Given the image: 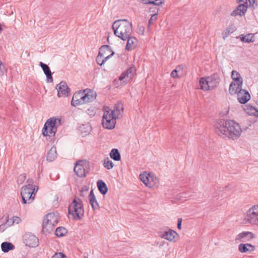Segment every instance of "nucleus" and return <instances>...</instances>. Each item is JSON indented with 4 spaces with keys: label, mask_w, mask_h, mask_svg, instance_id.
I'll return each mask as SVG.
<instances>
[{
    "label": "nucleus",
    "mask_w": 258,
    "mask_h": 258,
    "mask_svg": "<svg viewBox=\"0 0 258 258\" xmlns=\"http://www.w3.org/2000/svg\"><path fill=\"white\" fill-rule=\"evenodd\" d=\"M56 118L51 117L47 120L45 122L44 126L42 128V133L45 137H47L48 135V127H56Z\"/></svg>",
    "instance_id": "9d476101"
},
{
    "label": "nucleus",
    "mask_w": 258,
    "mask_h": 258,
    "mask_svg": "<svg viewBox=\"0 0 258 258\" xmlns=\"http://www.w3.org/2000/svg\"><path fill=\"white\" fill-rule=\"evenodd\" d=\"M216 133L223 139L236 140L241 136L242 130L233 120L220 119L215 124Z\"/></svg>",
    "instance_id": "f257e3e1"
},
{
    "label": "nucleus",
    "mask_w": 258,
    "mask_h": 258,
    "mask_svg": "<svg viewBox=\"0 0 258 258\" xmlns=\"http://www.w3.org/2000/svg\"><path fill=\"white\" fill-rule=\"evenodd\" d=\"M111 52V53L110 54L108 55V56H107L105 57H103V59H102L101 63H104L105 62H106L108 59H109L112 56H113L114 55V52L112 51Z\"/></svg>",
    "instance_id": "8fccbe9b"
},
{
    "label": "nucleus",
    "mask_w": 258,
    "mask_h": 258,
    "mask_svg": "<svg viewBox=\"0 0 258 258\" xmlns=\"http://www.w3.org/2000/svg\"><path fill=\"white\" fill-rule=\"evenodd\" d=\"M109 155L110 158L115 161H119L121 160L120 154L117 149H112Z\"/></svg>",
    "instance_id": "cd10ccee"
},
{
    "label": "nucleus",
    "mask_w": 258,
    "mask_h": 258,
    "mask_svg": "<svg viewBox=\"0 0 258 258\" xmlns=\"http://www.w3.org/2000/svg\"><path fill=\"white\" fill-rule=\"evenodd\" d=\"M107 42L108 43H109V37H107Z\"/></svg>",
    "instance_id": "e2e57ef3"
},
{
    "label": "nucleus",
    "mask_w": 258,
    "mask_h": 258,
    "mask_svg": "<svg viewBox=\"0 0 258 258\" xmlns=\"http://www.w3.org/2000/svg\"><path fill=\"white\" fill-rule=\"evenodd\" d=\"M235 31V27L234 25L230 26L228 28H227L224 33H223V38H225L226 37H228L229 35Z\"/></svg>",
    "instance_id": "e433bc0d"
},
{
    "label": "nucleus",
    "mask_w": 258,
    "mask_h": 258,
    "mask_svg": "<svg viewBox=\"0 0 258 258\" xmlns=\"http://www.w3.org/2000/svg\"><path fill=\"white\" fill-rule=\"evenodd\" d=\"M2 250L4 252H8L15 248L13 244L9 242H4L1 244Z\"/></svg>",
    "instance_id": "bb28decb"
},
{
    "label": "nucleus",
    "mask_w": 258,
    "mask_h": 258,
    "mask_svg": "<svg viewBox=\"0 0 258 258\" xmlns=\"http://www.w3.org/2000/svg\"><path fill=\"white\" fill-rule=\"evenodd\" d=\"M123 110V106L121 103H118L116 104L114 106V109L111 110L109 109L110 112L109 113L113 115L116 118H118V115L120 113V110Z\"/></svg>",
    "instance_id": "4be33fe9"
},
{
    "label": "nucleus",
    "mask_w": 258,
    "mask_h": 258,
    "mask_svg": "<svg viewBox=\"0 0 258 258\" xmlns=\"http://www.w3.org/2000/svg\"><path fill=\"white\" fill-rule=\"evenodd\" d=\"M238 236L240 238H244L245 237L248 238V240L252 239L254 238V234L249 231L242 232L238 235Z\"/></svg>",
    "instance_id": "2f4dec72"
},
{
    "label": "nucleus",
    "mask_w": 258,
    "mask_h": 258,
    "mask_svg": "<svg viewBox=\"0 0 258 258\" xmlns=\"http://www.w3.org/2000/svg\"><path fill=\"white\" fill-rule=\"evenodd\" d=\"M256 45H258V43H257Z\"/></svg>",
    "instance_id": "0e129e2a"
},
{
    "label": "nucleus",
    "mask_w": 258,
    "mask_h": 258,
    "mask_svg": "<svg viewBox=\"0 0 258 258\" xmlns=\"http://www.w3.org/2000/svg\"><path fill=\"white\" fill-rule=\"evenodd\" d=\"M83 95V92L81 90L76 92L72 97L71 100V105L74 107L80 105V99L82 98Z\"/></svg>",
    "instance_id": "f3484780"
},
{
    "label": "nucleus",
    "mask_w": 258,
    "mask_h": 258,
    "mask_svg": "<svg viewBox=\"0 0 258 258\" xmlns=\"http://www.w3.org/2000/svg\"><path fill=\"white\" fill-rule=\"evenodd\" d=\"M238 37L240 40L245 43L253 42L254 41V36L252 33H249L246 35L243 34L240 35Z\"/></svg>",
    "instance_id": "a878e982"
},
{
    "label": "nucleus",
    "mask_w": 258,
    "mask_h": 258,
    "mask_svg": "<svg viewBox=\"0 0 258 258\" xmlns=\"http://www.w3.org/2000/svg\"><path fill=\"white\" fill-rule=\"evenodd\" d=\"M250 99V95L249 92L246 91L244 92H240L237 94V99L241 104H245Z\"/></svg>",
    "instance_id": "a211bd4d"
},
{
    "label": "nucleus",
    "mask_w": 258,
    "mask_h": 258,
    "mask_svg": "<svg viewBox=\"0 0 258 258\" xmlns=\"http://www.w3.org/2000/svg\"><path fill=\"white\" fill-rule=\"evenodd\" d=\"M80 100V105L85 104V100H84V97H82Z\"/></svg>",
    "instance_id": "680f3d73"
},
{
    "label": "nucleus",
    "mask_w": 258,
    "mask_h": 258,
    "mask_svg": "<svg viewBox=\"0 0 258 258\" xmlns=\"http://www.w3.org/2000/svg\"><path fill=\"white\" fill-rule=\"evenodd\" d=\"M68 230L63 227H57L55 231V235L58 237L64 236L68 233Z\"/></svg>",
    "instance_id": "c756f323"
},
{
    "label": "nucleus",
    "mask_w": 258,
    "mask_h": 258,
    "mask_svg": "<svg viewBox=\"0 0 258 258\" xmlns=\"http://www.w3.org/2000/svg\"><path fill=\"white\" fill-rule=\"evenodd\" d=\"M5 220H6V224L9 226L12 225L15 223V220H14V216L10 219L8 218V216H7L5 218Z\"/></svg>",
    "instance_id": "a18cd8bd"
},
{
    "label": "nucleus",
    "mask_w": 258,
    "mask_h": 258,
    "mask_svg": "<svg viewBox=\"0 0 258 258\" xmlns=\"http://www.w3.org/2000/svg\"><path fill=\"white\" fill-rule=\"evenodd\" d=\"M236 94H238V93H240V92H244L245 91H246L247 90L245 89H242V86L243 84V81H241L240 82L236 83Z\"/></svg>",
    "instance_id": "ea45409f"
},
{
    "label": "nucleus",
    "mask_w": 258,
    "mask_h": 258,
    "mask_svg": "<svg viewBox=\"0 0 258 258\" xmlns=\"http://www.w3.org/2000/svg\"><path fill=\"white\" fill-rule=\"evenodd\" d=\"M88 190H89V187L87 186L84 185V186H82V187L81 188V189L80 190V196L81 197H84L85 196L84 192H87Z\"/></svg>",
    "instance_id": "49530a36"
},
{
    "label": "nucleus",
    "mask_w": 258,
    "mask_h": 258,
    "mask_svg": "<svg viewBox=\"0 0 258 258\" xmlns=\"http://www.w3.org/2000/svg\"><path fill=\"white\" fill-rule=\"evenodd\" d=\"M49 130H48V133L50 134V135H48V138L46 139L48 141H52L54 138L55 134L57 131V127H48Z\"/></svg>",
    "instance_id": "473e14b6"
},
{
    "label": "nucleus",
    "mask_w": 258,
    "mask_h": 258,
    "mask_svg": "<svg viewBox=\"0 0 258 258\" xmlns=\"http://www.w3.org/2000/svg\"><path fill=\"white\" fill-rule=\"evenodd\" d=\"M181 224H182V218H179L177 220V228L179 230L181 229Z\"/></svg>",
    "instance_id": "6e6d98bb"
},
{
    "label": "nucleus",
    "mask_w": 258,
    "mask_h": 258,
    "mask_svg": "<svg viewBox=\"0 0 258 258\" xmlns=\"http://www.w3.org/2000/svg\"><path fill=\"white\" fill-rule=\"evenodd\" d=\"M68 214L72 215L75 220L82 219L84 215V209L82 201L75 197L68 207Z\"/></svg>",
    "instance_id": "7ed1b4c3"
},
{
    "label": "nucleus",
    "mask_w": 258,
    "mask_h": 258,
    "mask_svg": "<svg viewBox=\"0 0 258 258\" xmlns=\"http://www.w3.org/2000/svg\"><path fill=\"white\" fill-rule=\"evenodd\" d=\"M187 192L188 193V195H183V196H182L183 201H186L188 198L191 197V195H190L188 192Z\"/></svg>",
    "instance_id": "4d7b16f0"
},
{
    "label": "nucleus",
    "mask_w": 258,
    "mask_h": 258,
    "mask_svg": "<svg viewBox=\"0 0 258 258\" xmlns=\"http://www.w3.org/2000/svg\"><path fill=\"white\" fill-rule=\"evenodd\" d=\"M247 219L250 224L258 225V214H255L254 212L247 213Z\"/></svg>",
    "instance_id": "5701e85b"
},
{
    "label": "nucleus",
    "mask_w": 258,
    "mask_h": 258,
    "mask_svg": "<svg viewBox=\"0 0 258 258\" xmlns=\"http://www.w3.org/2000/svg\"><path fill=\"white\" fill-rule=\"evenodd\" d=\"M126 77H128L127 74L125 73V72L124 71L122 72L120 76L118 77L119 80L122 81L123 79H124Z\"/></svg>",
    "instance_id": "5fc2aeb1"
},
{
    "label": "nucleus",
    "mask_w": 258,
    "mask_h": 258,
    "mask_svg": "<svg viewBox=\"0 0 258 258\" xmlns=\"http://www.w3.org/2000/svg\"><path fill=\"white\" fill-rule=\"evenodd\" d=\"M14 220H15V222L18 224L21 220L19 217L14 216Z\"/></svg>",
    "instance_id": "13d9d810"
},
{
    "label": "nucleus",
    "mask_w": 258,
    "mask_h": 258,
    "mask_svg": "<svg viewBox=\"0 0 258 258\" xmlns=\"http://www.w3.org/2000/svg\"><path fill=\"white\" fill-rule=\"evenodd\" d=\"M106 51H112L111 47L108 45H103L99 48V55L104 57V54Z\"/></svg>",
    "instance_id": "72a5a7b5"
},
{
    "label": "nucleus",
    "mask_w": 258,
    "mask_h": 258,
    "mask_svg": "<svg viewBox=\"0 0 258 258\" xmlns=\"http://www.w3.org/2000/svg\"><path fill=\"white\" fill-rule=\"evenodd\" d=\"M183 195H188L187 192H181L178 195H177L175 197V199L177 201H181L182 202H183V200L182 199Z\"/></svg>",
    "instance_id": "de8ad7c7"
},
{
    "label": "nucleus",
    "mask_w": 258,
    "mask_h": 258,
    "mask_svg": "<svg viewBox=\"0 0 258 258\" xmlns=\"http://www.w3.org/2000/svg\"><path fill=\"white\" fill-rule=\"evenodd\" d=\"M26 179V174L25 173L20 175L17 178V183L18 184H22Z\"/></svg>",
    "instance_id": "a19ab883"
},
{
    "label": "nucleus",
    "mask_w": 258,
    "mask_h": 258,
    "mask_svg": "<svg viewBox=\"0 0 258 258\" xmlns=\"http://www.w3.org/2000/svg\"><path fill=\"white\" fill-rule=\"evenodd\" d=\"M103 59V56L98 55V56L96 57V62L99 66H102L104 63H101L102 59Z\"/></svg>",
    "instance_id": "3c124183"
},
{
    "label": "nucleus",
    "mask_w": 258,
    "mask_h": 258,
    "mask_svg": "<svg viewBox=\"0 0 258 258\" xmlns=\"http://www.w3.org/2000/svg\"><path fill=\"white\" fill-rule=\"evenodd\" d=\"M238 249L241 253H245L253 251L255 249V247L249 243H241L238 246Z\"/></svg>",
    "instance_id": "aec40b11"
},
{
    "label": "nucleus",
    "mask_w": 258,
    "mask_h": 258,
    "mask_svg": "<svg viewBox=\"0 0 258 258\" xmlns=\"http://www.w3.org/2000/svg\"><path fill=\"white\" fill-rule=\"evenodd\" d=\"M52 257H55V258H64L66 256L63 253L59 252L55 253Z\"/></svg>",
    "instance_id": "603ef678"
},
{
    "label": "nucleus",
    "mask_w": 258,
    "mask_h": 258,
    "mask_svg": "<svg viewBox=\"0 0 258 258\" xmlns=\"http://www.w3.org/2000/svg\"><path fill=\"white\" fill-rule=\"evenodd\" d=\"M56 89L57 90V96L59 97H67L71 93V90L65 82L61 81L57 85Z\"/></svg>",
    "instance_id": "6e6552de"
},
{
    "label": "nucleus",
    "mask_w": 258,
    "mask_h": 258,
    "mask_svg": "<svg viewBox=\"0 0 258 258\" xmlns=\"http://www.w3.org/2000/svg\"><path fill=\"white\" fill-rule=\"evenodd\" d=\"M110 110L109 107H107L104 110V114L102 117V125L103 127L112 130L115 127L116 124V117L109 113Z\"/></svg>",
    "instance_id": "423d86ee"
},
{
    "label": "nucleus",
    "mask_w": 258,
    "mask_h": 258,
    "mask_svg": "<svg viewBox=\"0 0 258 258\" xmlns=\"http://www.w3.org/2000/svg\"><path fill=\"white\" fill-rule=\"evenodd\" d=\"M86 90L83 91V95L82 97H84V100H85V104L92 102L96 98V94L95 92L90 90V91L85 93Z\"/></svg>",
    "instance_id": "6ab92c4d"
},
{
    "label": "nucleus",
    "mask_w": 258,
    "mask_h": 258,
    "mask_svg": "<svg viewBox=\"0 0 258 258\" xmlns=\"http://www.w3.org/2000/svg\"><path fill=\"white\" fill-rule=\"evenodd\" d=\"M171 77L173 78H176L178 77V72L176 69L173 70L171 73Z\"/></svg>",
    "instance_id": "864d4df0"
},
{
    "label": "nucleus",
    "mask_w": 258,
    "mask_h": 258,
    "mask_svg": "<svg viewBox=\"0 0 258 258\" xmlns=\"http://www.w3.org/2000/svg\"><path fill=\"white\" fill-rule=\"evenodd\" d=\"M114 34L116 36L125 41L133 32L132 23L126 19L115 21L112 25Z\"/></svg>",
    "instance_id": "f03ea898"
},
{
    "label": "nucleus",
    "mask_w": 258,
    "mask_h": 258,
    "mask_svg": "<svg viewBox=\"0 0 258 258\" xmlns=\"http://www.w3.org/2000/svg\"><path fill=\"white\" fill-rule=\"evenodd\" d=\"M97 186L98 190L102 195L104 196L107 193L108 188L105 182L102 180L100 179L97 181Z\"/></svg>",
    "instance_id": "412c9836"
},
{
    "label": "nucleus",
    "mask_w": 258,
    "mask_h": 258,
    "mask_svg": "<svg viewBox=\"0 0 258 258\" xmlns=\"http://www.w3.org/2000/svg\"><path fill=\"white\" fill-rule=\"evenodd\" d=\"M160 236L168 241L175 242L176 237L178 236V234L175 231L170 229L168 231L160 232Z\"/></svg>",
    "instance_id": "f8f14e48"
},
{
    "label": "nucleus",
    "mask_w": 258,
    "mask_h": 258,
    "mask_svg": "<svg viewBox=\"0 0 258 258\" xmlns=\"http://www.w3.org/2000/svg\"><path fill=\"white\" fill-rule=\"evenodd\" d=\"M52 220H53V221H52V224L51 225H52L53 226H54L55 225V224L57 223L58 221L55 217L53 219H52Z\"/></svg>",
    "instance_id": "bf43d9fd"
},
{
    "label": "nucleus",
    "mask_w": 258,
    "mask_h": 258,
    "mask_svg": "<svg viewBox=\"0 0 258 258\" xmlns=\"http://www.w3.org/2000/svg\"><path fill=\"white\" fill-rule=\"evenodd\" d=\"M201 89L204 91L210 90V85H209L208 80L206 78H202L199 81Z\"/></svg>",
    "instance_id": "c85d7f7f"
},
{
    "label": "nucleus",
    "mask_w": 258,
    "mask_h": 258,
    "mask_svg": "<svg viewBox=\"0 0 258 258\" xmlns=\"http://www.w3.org/2000/svg\"><path fill=\"white\" fill-rule=\"evenodd\" d=\"M90 163L86 160H79L76 162L74 168L76 174L79 177H84L90 170Z\"/></svg>",
    "instance_id": "39448f33"
},
{
    "label": "nucleus",
    "mask_w": 258,
    "mask_h": 258,
    "mask_svg": "<svg viewBox=\"0 0 258 258\" xmlns=\"http://www.w3.org/2000/svg\"><path fill=\"white\" fill-rule=\"evenodd\" d=\"M248 2L245 1L244 3L239 4L231 13V16H244L247 11L248 8Z\"/></svg>",
    "instance_id": "1a4fd4ad"
},
{
    "label": "nucleus",
    "mask_w": 258,
    "mask_h": 258,
    "mask_svg": "<svg viewBox=\"0 0 258 258\" xmlns=\"http://www.w3.org/2000/svg\"><path fill=\"white\" fill-rule=\"evenodd\" d=\"M24 242L30 247H36L39 244L38 238L31 233H26L24 236Z\"/></svg>",
    "instance_id": "0eeeda50"
},
{
    "label": "nucleus",
    "mask_w": 258,
    "mask_h": 258,
    "mask_svg": "<svg viewBox=\"0 0 258 258\" xmlns=\"http://www.w3.org/2000/svg\"><path fill=\"white\" fill-rule=\"evenodd\" d=\"M39 66L42 68L44 73L46 75L48 83L53 82L52 74L48 66L42 62H40Z\"/></svg>",
    "instance_id": "ddd939ff"
},
{
    "label": "nucleus",
    "mask_w": 258,
    "mask_h": 258,
    "mask_svg": "<svg viewBox=\"0 0 258 258\" xmlns=\"http://www.w3.org/2000/svg\"><path fill=\"white\" fill-rule=\"evenodd\" d=\"M54 218V214L53 213H48L45 215L43 220L42 223V231L43 233L45 231H47L48 230L46 229L47 225L50 223L51 225L52 224V219Z\"/></svg>",
    "instance_id": "2eb2a0df"
},
{
    "label": "nucleus",
    "mask_w": 258,
    "mask_h": 258,
    "mask_svg": "<svg viewBox=\"0 0 258 258\" xmlns=\"http://www.w3.org/2000/svg\"><path fill=\"white\" fill-rule=\"evenodd\" d=\"M136 71V67L134 65L132 64L129 68H128L126 70H125L124 72L127 74V75L128 76L130 74H134Z\"/></svg>",
    "instance_id": "79ce46f5"
},
{
    "label": "nucleus",
    "mask_w": 258,
    "mask_h": 258,
    "mask_svg": "<svg viewBox=\"0 0 258 258\" xmlns=\"http://www.w3.org/2000/svg\"><path fill=\"white\" fill-rule=\"evenodd\" d=\"M252 212H254L255 214H258V205L253 206L247 211V213H251Z\"/></svg>",
    "instance_id": "09e8293b"
},
{
    "label": "nucleus",
    "mask_w": 258,
    "mask_h": 258,
    "mask_svg": "<svg viewBox=\"0 0 258 258\" xmlns=\"http://www.w3.org/2000/svg\"><path fill=\"white\" fill-rule=\"evenodd\" d=\"M231 78L234 82L238 83L241 81H243V79L241 77L240 74L236 71L233 70L231 72Z\"/></svg>",
    "instance_id": "7c9ffc66"
},
{
    "label": "nucleus",
    "mask_w": 258,
    "mask_h": 258,
    "mask_svg": "<svg viewBox=\"0 0 258 258\" xmlns=\"http://www.w3.org/2000/svg\"><path fill=\"white\" fill-rule=\"evenodd\" d=\"M57 157L56 149L55 146H52L47 154L46 160L52 162Z\"/></svg>",
    "instance_id": "393cba45"
},
{
    "label": "nucleus",
    "mask_w": 258,
    "mask_h": 258,
    "mask_svg": "<svg viewBox=\"0 0 258 258\" xmlns=\"http://www.w3.org/2000/svg\"><path fill=\"white\" fill-rule=\"evenodd\" d=\"M89 200L90 204L94 211H96L100 209L99 203L96 200L93 189H92L90 192L89 195Z\"/></svg>",
    "instance_id": "4468645a"
},
{
    "label": "nucleus",
    "mask_w": 258,
    "mask_h": 258,
    "mask_svg": "<svg viewBox=\"0 0 258 258\" xmlns=\"http://www.w3.org/2000/svg\"><path fill=\"white\" fill-rule=\"evenodd\" d=\"M29 183L28 185L23 186L21 190V195L22 199L23 204L31 203L34 199L35 193L34 192L35 188H32V181L28 179L27 181Z\"/></svg>",
    "instance_id": "20e7f679"
},
{
    "label": "nucleus",
    "mask_w": 258,
    "mask_h": 258,
    "mask_svg": "<svg viewBox=\"0 0 258 258\" xmlns=\"http://www.w3.org/2000/svg\"><path fill=\"white\" fill-rule=\"evenodd\" d=\"M243 109L247 114L258 117V109L256 107L248 105H245Z\"/></svg>",
    "instance_id": "b1692460"
},
{
    "label": "nucleus",
    "mask_w": 258,
    "mask_h": 258,
    "mask_svg": "<svg viewBox=\"0 0 258 258\" xmlns=\"http://www.w3.org/2000/svg\"><path fill=\"white\" fill-rule=\"evenodd\" d=\"M7 72L4 64L1 60H0V76H4Z\"/></svg>",
    "instance_id": "c03bdc74"
},
{
    "label": "nucleus",
    "mask_w": 258,
    "mask_h": 258,
    "mask_svg": "<svg viewBox=\"0 0 258 258\" xmlns=\"http://www.w3.org/2000/svg\"><path fill=\"white\" fill-rule=\"evenodd\" d=\"M236 84L235 82H232L229 85V92L231 95L236 94Z\"/></svg>",
    "instance_id": "4c0bfd02"
},
{
    "label": "nucleus",
    "mask_w": 258,
    "mask_h": 258,
    "mask_svg": "<svg viewBox=\"0 0 258 258\" xmlns=\"http://www.w3.org/2000/svg\"><path fill=\"white\" fill-rule=\"evenodd\" d=\"M152 12L155 13L151 16V18L149 20L148 27H149L151 25H152L154 23V22L156 21V20L157 19L158 9H157L156 11L155 10H154V11H152Z\"/></svg>",
    "instance_id": "f704fd0d"
},
{
    "label": "nucleus",
    "mask_w": 258,
    "mask_h": 258,
    "mask_svg": "<svg viewBox=\"0 0 258 258\" xmlns=\"http://www.w3.org/2000/svg\"><path fill=\"white\" fill-rule=\"evenodd\" d=\"M247 1V0H237V3H238V4H241V3H244V2Z\"/></svg>",
    "instance_id": "052dcab7"
},
{
    "label": "nucleus",
    "mask_w": 258,
    "mask_h": 258,
    "mask_svg": "<svg viewBox=\"0 0 258 258\" xmlns=\"http://www.w3.org/2000/svg\"><path fill=\"white\" fill-rule=\"evenodd\" d=\"M140 180L146 185L148 186L149 177L144 174H141L139 176Z\"/></svg>",
    "instance_id": "58836bf2"
},
{
    "label": "nucleus",
    "mask_w": 258,
    "mask_h": 258,
    "mask_svg": "<svg viewBox=\"0 0 258 258\" xmlns=\"http://www.w3.org/2000/svg\"><path fill=\"white\" fill-rule=\"evenodd\" d=\"M206 78L211 89L217 87L220 82L219 75L217 73H214Z\"/></svg>",
    "instance_id": "9b49d317"
},
{
    "label": "nucleus",
    "mask_w": 258,
    "mask_h": 258,
    "mask_svg": "<svg viewBox=\"0 0 258 258\" xmlns=\"http://www.w3.org/2000/svg\"><path fill=\"white\" fill-rule=\"evenodd\" d=\"M127 43L125 46V50L130 51L136 48L138 44V40L135 37L129 36V38L126 39Z\"/></svg>",
    "instance_id": "dca6fc26"
},
{
    "label": "nucleus",
    "mask_w": 258,
    "mask_h": 258,
    "mask_svg": "<svg viewBox=\"0 0 258 258\" xmlns=\"http://www.w3.org/2000/svg\"><path fill=\"white\" fill-rule=\"evenodd\" d=\"M103 165L108 170L112 169L114 166L113 163L108 157L104 159Z\"/></svg>",
    "instance_id": "c9c22d12"
},
{
    "label": "nucleus",
    "mask_w": 258,
    "mask_h": 258,
    "mask_svg": "<svg viewBox=\"0 0 258 258\" xmlns=\"http://www.w3.org/2000/svg\"><path fill=\"white\" fill-rule=\"evenodd\" d=\"M249 8H252L253 10L255 9L257 6V2L255 0H248Z\"/></svg>",
    "instance_id": "37998d69"
}]
</instances>
